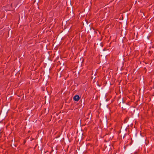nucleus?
I'll return each mask as SVG.
<instances>
[{"label": "nucleus", "mask_w": 154, "mask_h": 154, "mask_svg": "<svg viewBox=\"0 0 154 154\" xmlns=\"http://www.w3.org/2000/svg\"><path fill=\"white\" fill-rule=\"evenodd\" d=\"M79 95H75L73 97V99L75 101H78L79 99Z\"/></svg>", "instance_id": "1"}]
</instances>
